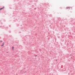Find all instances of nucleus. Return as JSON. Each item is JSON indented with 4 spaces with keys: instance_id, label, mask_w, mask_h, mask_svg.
<instances>
[{
    "instance_id": "nucleus-3",
    "label": "nucleus",
    "mask_w": 75,
    "mask_h": 75,
    "mask_svg": "<svg viewBox=\"0 0 75 75\" xmlns=\"http://www.w3.org/2000/svg\"><path fill=\"white\" fill-rule=\"evenodd\" d=\"M14 47H12V48L13 50V49H14Z\"/></svg>"
},
{
    "instance_id": "nucleus-2",
    "label": "nucleus",
    "mask_w": 75,
    "mask_h": 75,
    "mask_svg": "<svg viewBox=\"0 0 75 75\" xmlns=\"http://www.w3.org/2000/svg\"><path fill=\"white\" fill-rule=\"evenodd\" d=\"M4 45V43H3L2 44V45L1 46V47H2V46H3V45Z\"/></svg>"
},
{
    "instance_id": "nucleus-1",
    "label": "nucleus",
    "mask_w": 75,
    "mask_h": 75,
    "mask_svg": "<svg viewBox=\"0 0 75 75\" xmlns=\"http://www.w3.org/2000/svg\"><path fill=\"white\" fill-rule=\"evenodd\" d=\"M4 8V7H3V8H1L0 9V10H2V9H3V8Z\"/></svg>"
},
{
    "instance_id": "nucleus-4",
    "label": "nucleus",
    "mask_w": 75,
    "mask_h": 75,
    "mask_svg": "<svg viewBox=\"0 0 75 75\" xmlns=\"http://www.w3.org/2000/svg\"><path fill=\"white\" fill-rule=\"evenodd\" d=\"M36 57H37V56H36Z\"/></svg>"
}]
</instances>
